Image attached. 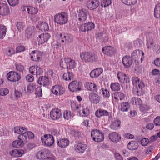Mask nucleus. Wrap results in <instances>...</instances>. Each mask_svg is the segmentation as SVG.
I'll return each instance as SVG.
<instances>
[{
    "label": "nucleus",
    "instance_id": "1",
    "mask_svg": "<svg viewBox=\"0 0 160 160\" xmlns=\"http://www.w3.org/2000/svg\"><path fill=\"white\" fill-rule=\"evenodd\" d=\"M132 81L133 85L137 88L136 91L137 95H142L143 92L142 89L144 86L143 83L138 78L135 77L132 78Z\"/></svg>",
    "mask_w": 160,
    "mask_h": 160
},
{
    "label": "nucleus",
    "instance_id": "2",
    "mask_svg": "<svg viewBox=\"0 0 160 160\" xmlns=\"http://www.w3.org/2000/svg\"><path fill=\"white\" fill-rule=\"evenodd\" d=\"M55 22L60 25H63L67 23L68 16L65 12L59 13L54 16Z\"/></svg>",
    "mask_w": 160,
    "mask_h": 160
},
{
    "label": "nucleus",
    "instance_id": "3",
    "mask_svg": "<svg viewBox=\"0 0 160 160\" xmlns=\"http://www.w3.org/2000/svg\"><path fill=\"white\" fill-rule=\"evenodd\" d=\"M42 142L45 146L50 147L53 145L54 142V139L52 135L50 134H45L41 137Z\"/></svg>",
    "mask_w": 160,
    "mask_h": 160
},
{
    "label": "nucleus",
    "instance_id": "4",
    "mask_svg": "<svg viewBox=\"0 0 160 160\" xmlns=\"http://www.w3.org/2000/svg\"><path fill=\"white\" fill-rule=\"evenodd\" d=\"M147 42V47L149 50H152L156 54H158L160 52V46L154 44V42L152 39H148Z\"/></svg>",
    "mask_w": 160,
    "mask_h": 160
},
{
    "label": "nucleus",
    "instance_id": "5",
    "mask_svg": "<svg viewBox=\"0 0 160 160\" xmlns=\"http://www.w3.org/2000/svg\"><path fill=\"white\" fill-rule=\"evenodd\" d=\"M91 136L93 140L96 142H102L104 138L103 134L101 131H92Z\"/></svg>",
    "mask_w": 160,
    "mask_h": 160
},
{
    "label": "nucleus",
    "instance_id": "6",
    "mask_svg": "<svg viewBox=\"0 0 160 160\" xmlns=\"http://www.w3.org/2000/svg\"><path fill=\"white\" fill-rule=\"evenodd\" d=\"M22 11L27 13L29 15L32 16L36 14L38 12L37 8L31 6H23L21 8Z\"/></svg>",
    "mask_w": 160,
    "mask_h": 160
},
{
    "label": "nucleus",
    "instance_id": "7",
    "mask_svg": "<svg viewBox=\"0 0 160 160\" xmlns=\"http://www.w3.org/2000/svg\"><path fill=\"white\" fill-rule=\"evenodd\" d=\"M78 13V25L79 23L80 24L86 20L88 12L86 10L82 9L79 10Z\"/></svg>",
    "mask_w": 160,
    "mask_h": 160
},
{
    "label": "nucleus",
    "instance_id": "8",
    "mask_svg": "<svg viewBox=\"0 0 160 160\" xmlns=\"http://www.w3.org/2000/svg\"><path fill=\"white\" fill-rule=\"evenodd\" d=\"M7 77L8 80L12 82H18L21 78L20 74L17 72L13 71L8 72Z\"/></svg>",
    "mask_w": 160,
    "mask_h": 160
},
{
    "label": "nucleus",
    "instance_id": "9",
    "mask_svg": "<svg viewBox=\"0 0 160 160\" xmlns=\"http://www.w3.org/2000/svg\"><path fill=\"white\" fill-rule=\"evenodd\" d=\"M58 36L62 43H68L71 42L73 40L72 36L67 33H61L58 34Z\"/></svg>",
    "mask_w": 160,
    "mask_h": 160
},
{
    "label": "nucleus",
    "instance_id": "10",
    "mask_svg": "<svg viewBox=\"0 0 160 160\" xmlns=\"http://www.w3.org/2000/svg\"><path fill=\"white\" fill-rule=\"evenodd\" d=\"M50 35L46 32L39 35L37 39L38 44H41L47 42L50 39Z\"/></svg>",
    "mask_w": 160,
    "mask_h": 160
},
{
    "label": "nucleus",
    "instance_id": "11",
    "mask_svg": "<svg viewBox=\"0 0 160 160\" xmlns=\"http://www.w3.org/2000/svg\"><path fill=\"white\" fill-rule=\"evenodd\" d=\"M51 90L52 93L57 96L62 95L65 92L64 88L62 86L58 85L53 86Z\"/></svg>",
    "mask_w": 160,
    "mask_h": 160
},
{
    "label": "nucleus",
    "instance_id": "12",
    "mask_svg": "<svg viewBox=\"0 0 160 160\" xmlns=\"http://www.w3.org/2000/svg\"><path fill=\"white\" fill-rule=\"evenodd\" d=\"M50 116L53 120L59 119L62 116L61 110L58 108H54L52 109L50 112Z\"/></svg>",
    "mask_w": 160,
    "mask_h": 160
},
{
    "label": "nucleus",
    "instance_id": "13",
    "mask_svg": "<svg viewBox=\"0 0 160 160\" xmlns=\"http://www.w3.org/2000/svg\"><path fill=\"white\" fill-rule=\"evenodd\" d=\"M81 87V83L77 81H74L71 82L68 86V88L69 90L73 92L80 90Z\"/></svg>",
    "mask_w": 160,
    "mask_h": 160
},
{
    "label": "nucleus",
    "instance_id": "14",
    "mask_svg": "<svg viewBox=\"0 0 160 160\" xmlns=\"http://www.w3.org/2000/svg\"><path fill=\"white\" fill-rule=\"evenodd\" d=\"M9 13V8L8 5L6 3L0 2V15L5 16Z\"/></svg>",
    "mask_w": 160,
    "mask_h": 160
},
{
    "label": "nucleus",
    "instance_id": "15",
    "mask_svg": "<svg viewBox=\"0 0 160 160\" xmlns=\"http://www.w3.org/2000/svg\"><path fill=\"white\" fill-rule=\"evenodd\" d=\"M95 25L92 22L84 23L79 28V30L82 32H85L91 30L94 28Z\"/></svg>",
    "mask_w": 160,
    "mask_h": 160
},
{
    "label": "nucleus",
    "instance_id": "16",
    "mask_svg": "<svg viewBox=\"0 0 160 160\" xmlns=\"http://www.w3.org/2000/svg\"><path fill=\"white\" fill-rule=\"evenodd\" d=\"M122 62L125 68H128L131 66L133 62V60L130 56L126 55L122 58Z\"/></svg>",
    "mask_w": 160,
    "mask_h": 160
},
{
    "label": "nucleus",
    "instance_id": "17",
    "mask_svg": "<svg viewBox=\"0 0 160 160\" xmlns=\"http://www.w3.org/2000/svg\"><path fill=\"white\" fill-rule=\"evenodd\" d=\"M87 145L82 143H77L74 145V149L76 151L80 153H83L87 148Z\"/></svg>",
    "mask_w": 160,
    "mask_h": 160
},
{
    "label": "nucleus",
    "instance_id": "18",
    "mask_svg": "<svg viewBox=\"0 0 160 160\" xmlns=\"http://www.w3.org/2000/svg\"><path fill=\"white\" fill-rule=\"evenodd\" d=\"M102 50L105 54L109 56H111L114 54L116 51L115 48L110 46L104 47Z\"/></svg>",
    "mask_w": 160,
    "mask_h": 160
},
{
    "label": "nucleus",
    "instance_id": "19",
    "mask_svg": "<svg viewBox=\"0 0 160 160\" xmlns=\"http://www.w3.org/2000/svg\"><path fill=\"white\" fill-rule=\"evenodd\" d=\"M117 76L119 81L121 82L128 83L130 82V79L128 76L122 72H119Z\"/></svg>",
    "mask_w": 160,
    "mask_h": 160
},
{
    "label": "nucleus",
    "instance_id": "20",
    "mask_svg": "<svg viewBox=\"0 0 160 160\" xmlns=\"http://www.w3.org/2000/svg\"><path fill=\"white\" fill-rule=\"evenodd\" d=\"M49 151L48 150L43 149L38 152L37 157L38 159L43 160L49 156Z\"/></svg>",
    "mask_w": 160,
    "mask_h": 160
},
{
    "label": "nucleus",
    "instance_id": "21",
    "mask_svg": "<svg viewBox=\"0 0 160 160\" xmlns=\"http://www.w3.org/2000/svg\"><path fill=\"white\" fill-rule=\"evenodd\" d=\"M69 142V140L67 138H60L57 140L58 146L61 148H65L68 146Z\"/></svg>",
    "mask_w": 160,
    "mask_h": 160
},
{
    "label": "nucleus",
    "instance_id": "22",
    "mask_svg": "<svg viewBox=\"0 0 160 160\" xmlns=\"http://www.w3.org/2000/svg\"><path fill=\"white\" fill-rule=\"evenodd\" d=\"M99 5V2L98 0H91L87 3L88 8L90 10L96 9Z\"/></svg>",
    "mask_w": 160,
    "mask_h": 160
},
{
    "label": "nucleus",
    "instance_id": "23",
    "mask_svg": "<svg viewBox=\"0 0 160 160\" xmlns=\"http://www.w3.org/2000/svg\"><path fill=\"white\" fill-rule=\"evenodd\" d=\"M109 137L112 141L114 142H118L121 140V136L115 132H113L109 134Z\"/></svg>",
    "mask_w": 160,
    "mask_h": 160
},
{
    "label": "nucleus",
    "instance_id": "24",
    "mask_svg": "<svg viewBox=\"0 0 160 160\" xmlns=\"http://www.w3.org/2000/svg\"><path fill=\"white\" fill-rule=\"evenodd\" d=\"M36 32V29L35 27L30 26L26 30V36L28 38L32 37Z\"/></svg>",
    "mask_w": 160,
    "mask_h": 160
},
{
    "label": "nucleus",
    "instance_id": "25",
    "mask_svg": "<svg viewBox=\"0 0 160 160\" xmlns=\"http://www.w3.org/2000/svg\"><path fill=\"white\" fill-rule=\"evenodd\" d=\"M89 98L92 102L95 104L98 103L100 100V98L99 95L93 92H91L89 94Z\"/></svg>",
    "mask_w": 160,
    "mask_h": 160
},
{
    "label": "nucleus",
    "instance_id": "26",
    "mask_svg": "<svg viewBox=\"0 0 160 160\" xmlns=\"http://www.w3.org/2000/svg\"><path fill=\"white\" fill-rule=\"evenodd\" d=\"M30 55L32 60L39 61L41 57V53L38 51H33L31 53Z\"/></svg>",
    "mask_w": 160,
    "mask_h": 160
},
{
    "label": "nucleus",
    "instance_id": "27",
    "mask_svg": "<svg viewBox=\"0 0 160 160\" xmlns=\"http://www.w3.org/2000/svg\"><path fill=\"white\" fill-rule=\"evenodd\" d=\"M109 114V112L103 109L100 108L96 111L95 112V116L98 118L102 117L107 116Z\"/></svg>",
    "mask_w": 160,
    "mask_h": 160
},
{
    "label": "nucleus",
    "instance_id": "28",
    "mask_svg": "<svg viewBox=\"0 0 160 160\" xmlns=\"http://www.w3.org/2000/svg\"><path fill=\"white\" fill-rule=\"evenodd\" d=\"M103 69L101 68H98L92 70L90 73V75L92 78L99 77L103 72Z\"/></svg>",
    "mask_w": 160,
    "mask_h": 160
},
{
    "label": "nucleus",
    "instance_id": "29",
    "mask_svg": "<svg viewBox=\"0 0 160 160\" xmlns=\"http://www.w3.org/2000/svg\"><path fill=\"white\" fill-rule=\"evenodd\" d=\"M118 108L122 112H128L130 108V105L128 102H122L120 103Z\"/></svg>",
    "mask_w": 160,
    "mask_h": 160
},
{
    "label": "nucleus",
    "instance_id": "30",
    "mask_svg": "<svg viewBox=\"0 0 160 160\" xmlns=\"http://www.w3.org/2000/svg\"><path fill=\"white\" fill-rule=\"evenodd\" d=\"M78 113L80 116L82 117H86L89 114V111L86 104L84 103L83 104L82 111H79Z\"/></svg>",
    "mask_w": 160,
    "mask_h": 160
},
{
    "label": "nucleus",
    "instance_id": "31",
    "mask_svg": "<svg viewBox=\"0 0 160 160\" xmlns=\"http://www.w3.org/2000/svg\"><path fill=\"white\" fill-rule=\"evenodd\" d=\"M14 132L19 134L18 136V139L20 141H22L23 142L24 141H26L27 134H26V132H24L23 131L21 132V131H14Z\"/></svg>",
    "mask_w": 160,
    "mask_h": 160
},
{
    "label": "nucleus",
    "instance_id": "32",
    "mask_svg": "<svg viewBox=\"0 0 160 160\" xmlns=\"http://www.w3.org/2000/svg\"><path fill=\"white\" fill-rule=\"evenodd\" d=\"M91 53V52H83L81 53L80 57L83 62H89Z\"/></svg>",
    "mask_w": 160,
    "mask_h": 160
},
{
    "label": "nucleus",
    "instance_id": "33",
    "mask_svg": "<svg viewBox=\"0 0 160 160\" xmlns=\"http://www.w3.org/2000/svg\"><path fill=\"white\" fill-rule=\"evenodd\" d=\"M38 83L40 85H47L49 83V78L46 76L40 77L38 78Z\"/></svg>",
    "mask_w": 160,
    "mask_h": 160
},
{
    "label": "nucleus",
    "instance_id": "34",
    "mask_svg": "<svg viewBox=\"0 0 160 160\" xmlns=\"http://www.w3.org/2000/svg\"><path fill=\"white\" fill-rule=\"evenodd\" d=\"M67 62V69H74L76 68V63L73 60L71 59L67 58V60L66 61Z\"/></svg>",
    "mask_w": 160,
    "mask_h": 160
},
{
    "label": "nucleus",
    "instance_id": "35",
    "mask_svg": "<svg viewBox=\"0 0 160 160\" xmlns=\"http://www.w3.org/2000/svg\"><path fill=\"white\" fill-rule=\"evenodd\" d=\"M85 87L88 90L92 91H96L97 90V85L94 83L88 82L86 83Z\"/></svg>",
    "mask_w": 160,
    "mask_h": 160
},
{
    "label": "nucleus",
    "instance_id": "36",
    "mask_svg": "<svg viewBox=\"0 0 160 160\" xmlns=\"http://www.w3.org/2000/svg\"><path fill=\"white\" fill-rule=\"evenodd\" d=\"M38 27L42 31H47L49 29L48 24L44 22H40Z\"/></svg>",
    "mask_w": 160,
    "mask_h": 160
},
{
    "label": "nucleus",
    "instance_id": "37",
    "mask_svg": "<svg viewBox=\"0 0 160 160\" xmlns=\"http://www.w3.org/2000/svg\"><path fill=\"white\" fill-rule=\"evenodd\" d=\"M73 116V113L70 111L66 110L63 112V117L65 120H68L72 118Z\"/></svg>",
    "mask_w": 160,
    "mask_h": 160
},
{
    "label": "nucleus",
    "instance_id": "38",
    "mask_svg": "<svg viewBox=\"0 0 160 160\" xmlns=\"http://www.w3.org/2000/svg\"><path fill=\"white\" fill-rule=\"evenodd\" d=\"M131 102L133 105H140L142 103V100L140 98L138 97H132L131 98Z\"/></svg>",
    "mask_w": 160,
    "mask_h": 160
},
{
    "label": "nucleus",
    "instance_id": "39",
    "mask_svg": "<svg viewBox=\"0 0 160 160\" xmlns=\"http://www.w3.org/2000/svg\"><path fill=\"white\" fill-rule=\"evenodd\" d=\"M138 144L137 142L132 141L128 143L127 147L129 149L131 150H134L137 148Z\"/></svg>",
    "mask_w": 160,
    "mask_h": 160
},
{
    "label": "nucleus",
    "instance_id": "40",
    "mask_svg": "<svg viewBox=\"0 0 160 160\" xmlns=\"http://www.w3.org/2000/svg\"><path fill=\"white\" fill-rule=\"evenodd\" d=\"M36 86L33 84H29L27 87V89H25L26 93H30L32 92L35 89H36Z\"/></svg>",
    "mask_w": 160,
    "mask_h": 160
},
{
    "label": "nucleus",
    "instance_id": "41",
    "mask_svg": "<svg viewBox=\"0 0 160 160\" xmlns=\"http://www.w3.org/2000/svg\"><path fill=\"white\" fill-rule=\"evenodd\" d=\"M98 61V58L97 54L91 52L89 62L95 63Z\"/></svg>",
    "mask_w": 160,
    "mask_h": 160
},
{
    "label": "nucleus",
    "instance_id": "42",
    "mask_svg": "<svg viewBox=\"0 0 160 160\" xmlns=\"http://www.w3.org/2000/svg\"><path fill=\"white\" fill-rule=\"evenodd\" d=\"M143 52L139 50H136L134 51L132 53V56L134 57L136 59L139 58L141 55H144Z\"/></svg>",
    "mask_w": 160,
    "mask_h": 160
},
{
    "label": "nucleus",
    "instance_id": "43",
    "mask_svg": "<svg viewBox=\"0 0 160 160\" xmlns=\"http://www.w3.org/2000/svg\"><path fill=\"white\" fill-rule=\"evenodd\" d=\"M73 76L72 72H68L63 74V78L66 81L71 80L73 79Z\"/></svg>",
    "mask_w": 160,
    "mask_h": 160
},
{
    "label": "nucleus",
    "instance_id": "44",
    "mask_svg": "<svg viewBox=\"0 0 160 160\" xmlns=\"http://www.w3.org/2000/svg\"><path fill=\"white\" fill-rule=\"evenodd\" d=\"M6 28L3 25H0V38H3L5 36Z\"/></svg>",
    "mask_w": 160,
    "mask_h": 160
},
{
    "label": "nucleus",
    "instance_id": "45",
    "mask_svg": "<svg viewBox=\"0 0 160 160\" xmlns=\"http://www.w3.org/2000/svg\"><path fill=\"white\" fill-rule=\"evenodd\" d=\"M154 16L156 18H158L160 16V3L156 5L154 9Z\"/></svg>",
    "mask_w": 160,
    "mask_h": 160
},
{
    "label": "nucleus",
    "instance_id": "46",
    "mask_svg": "<svg viewBox=\"0 0 160 160\" xmlns=\"http://www.w3.org/2000/svg\"><path fill=\"white\" fill-rule=\"evenodd\" d=\"M59 129L65 130L67 129H71V130H74L75 127L73 126H69L68 125L65 124H60L58 125Z\"/></svg>",
    "mask_w": 160,
    "mask_h": 160
},
{
    "label": "nucleus",
    "instance_id": "47",
    "mask_svg": "<svg viewBox=\"0 0 160 160\" xmlns=\"http://www.w3.org/2000/svg\"><path fill=\"white\" fill-rule=\"evenodd\" d=\"M114 97L116 100H118L119 99L121 100L124 98V95L121 92H117L114 93Z\"/></svg>",
    "mask_w": 160,
    "mask_h": 160
},
{
    "label": "nucleus",
    "instance_id": "48",
    "mask_svg": "<svg viewBox=\"0 0 160 160\" xmlns=\"http://www.w3.org/2000/svg\"><path fill=\"white\" fill-rule=\"evenodd\" d=\"M121 124L120 121L117 119L112 123L111 125V128L113 129H117V128L119 127Z\"/></svg>",
    "mask_w": 160,
    "mask_h": 160
},
{
    "label": "nucleus",
    "instance_id": "49",
    "mask_svg": "<svg viewBox=\"0 0 160 160\" xmlns=\"http://www.w3.org/2000/svg\"><path fill=\"white\" fill-rule=\"evenodd\" d=\"M12 146L15 148H19L23 146V143L22 141L16 140L12 142Z\"/></svg>",
    "mask_w": 160,
    "mask_h": 160
},
{
    "label": "nucleus",
    "instance_id": "50",
    "mask_svg": "<svg viewBox=\"0 0 160 160\" xmlns=\"http://www.w3.org/2000/svg\"><path fill=\"white\" fill-rule=\"evenodd\" d=\"M110 87L111 89L114 91H118L120 89V84L117 82L112 83L111 84Z\"/></svg>",
    "mask_w": 160,
    "mask_h": 160
},
{
    "label": "nucleus",
    "instance_id": "51",
    "mask_svg": "<svg viewBox=\"0 0 160 160\" xmlns=\"http://www.w3.org/2000/svg\"><path fill=\"white\" fill-rule=\"evenodd\" d=\"M121 1L123 3L128 6L133 5L137 2V0H122Z\"/></svg>",
    "mask_w": 160,
    "mask_h": 160
},
{
    "label": "nucleus",
    "instance_id": "52",
    "mask_svg": "<svg viewBox=\"0 0 160 160\" xmlns=\"http://www.w3.org/2000/svg\"><path fill=\"white\" fill-rule=\"evenodd\" d=\"M67 60V58H64L61 59L60 61L59 64L60 67L63 68L67 69V62L66 61Z\"/></svg>",
    "mask_w": 160,
    "mask_h": 160
},
{
    "label": "nucleus",
    "instance_id": "53",
    "mask_svg": "<svg viewBox=\"0 0 160 160\" xmlns=\"http://www.w3.org/2000/svg\"><path fill=\"white\" fill-rule=\"evenodd\" d=\"M25 25V23L21 22H19L17 23L16 26L18 31L19 32H21L24 29Z\"/></svg>",
    "mask_w": 160,
    "mask_h": 160
},
{
    "label": "nucleus",
    "instance_id": "54",
    "mask_svg": "<svg viewBox=\"0 0 160 160\" xmlns=\"http://www.w3.org/2000/svg\"><path fill=\"white\" fill-rule=\"evenodd\" d=\"M19 0H7V2L10 6L14 7L19 3Z\"/></svg>",
    "mask_w": 160,
    "mask_h": 160
},
{
    "label": "nucleus",
    "instance_id": "55",
    "mask_svg": "<svg viewBox=\"0 0 160 160\" xmlns=\"http://www.w3.org/2000/svg\"><path fill=\"white\" fill-rule=\"evenodd\" d=\"M101 92L102 93L103 97L105 98H108L110 96V93L109 91L106 89L103 88L101 89Z\"/></svg>",
    "mask_w": 160,
    "mask_h": 160
},
{
    "label": "nucleus",
    "instance_id": "56",
    "mask_svg": "<svg viewBox=\"0 0 160 160\" xmlns=\"http://www.w3.org/2000/svg\"><path fill=\"white\" fill-rule=\"evenodd\" d=\"M15 51L12 48H8L6 51V54L8 56H11L15 53Z\"/></svg>",
    "mask_w": 160,
    "mask_h": 160
},
{
    "label": "nucleus",
    "instance_id": "57",
    "mask_svg": "<svg viewBox=\"0 0 160 160\" xmlns=\"http://www.w3.org/2000/svg\"><path fill=\"white\" fill-rule=\"evenodd\" d=\"M9 92V90L5 88H2L0 89V95L5 96L7 95Z\"/></svg>",
    "mask_w": 160,
    "mask_h": 160
},
{
    "label": "nucleus",
    "instance_id": "58",
    "mask_svg": "<svg viewBox=\"0 0 160 160\" xmlns=\"http://www.w3.org/2000/svg\"><path fill=\"white\" fill-rule=\"evenodd\" d=\"M111 4V0H103L101 3V5L102 7H105L109 6Z\"/></svg>",
    "mask_w": 160,
    "mask_h": 160
},
{
    "label": "nucleus",
    "instance_id": "59",
    "mask_svg": "<svg viewBox=\"0 0 160 160\" xmlns=\"http://www.w3.org/2000/svg\"><path fill=\"white\" fill-rule=\"evenodd\" d=\"M16 69L20 72H22L24 70V66L21 63H16L15 64Z\"/></svg>",
    "mask_w": 160,
    "mask_h": 160
},
{
    "label": "nucleus",
    "instance_id": "60",
    "mask_svg": "<svg viewBox=\"0 0 160 160\" xmlns=\"http://www.w3.org/2000/svg\"><path fill=\"white\" fill-rule=\"evenodd\" d=\"M35 94L38 97H41L42 96V89L40 87H37L36 88Z\"/></svg>",
    "mask_w": 160,
    "mask_h": 160
},
{
    "label": "nucleus",
    "instance_id": "61",
    "mask_svg": "<svg viewBox=\"0 0 160 160\" xmlns=\"http://www.w3.org/2000/svg\"><path fill=\"white\" fill-rule=\"evenodd\" d=\"M140 110L142 112L148 111L150 108L146 104H143L140 106Z\"/></svg>",
    "mask_w": 160,
    "mask_h": 160
},
{
    "label": "nucleus",
    "instance_id": "62",
    "mask_svg": "<svg viewBox=\"0 0 160 160\" xmlns=\"http://www.w3.org/2000/svg\"><path fill=\"white\" fill-rule=\"evenodd\" d=\"M35 74L36 75H40L42 74L43 72V69L40 67L37 66L36 67Z\"/></svg>",
    "mask_w": 160,
    "mask_h": 160
},
{
    "label": "nucleus",
    "instance_id": "63",
    "mask_svg": "<svg viewBox=\"0 0 160 160\" xmlns=\"http://www.w3.org/2000/svg\"><path fill=\"white\" fill-rule=\"evenodd\" d=\"M149 142V140L147 138H143L141 140V144L143 146H146Z\"/></svg>",
    "mask_w": 160,
    "mask_h": 160
},
{
    "label": "nucleus",
    "instance_id": "64",
    "mask_svg": "<svg viewBox=\"0 0 160 160\" xmlns=\"http://www.w3.org/2000/svg\"><path fill=\"white\" fill-rule=\"evenodd\" d=\"M72 134L76 137H79L81 135V132L79 131H71Z\"/></svg>",
    "mask_w": 160,
    "mask_h": 160
}]
</instances>
